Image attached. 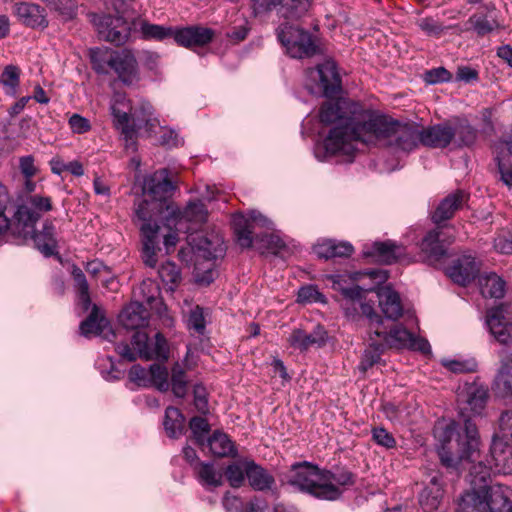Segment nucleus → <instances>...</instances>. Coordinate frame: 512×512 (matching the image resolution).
<instances>
[{
  "label": "nucleus",
  "mask_w": 512,
  "mask_h": 512,
  "mask_svg": "<svg viewBox=\"0 0 512 512\" xmlns=\"http://www.w3.org/2000/svg\"><path fill=\"white\" fill-rule=\"evenodd\" d=\"M175 185L169 178L166 168L160 169L144 180L143 193L152 201H163L172 194Z\"/></svg>",
  "instance_id": "f3484780"
},
{
  "label": "nucleus",
  "mask_w": 512,
  "mask_h": 512,
  "mask_svg": "<svg viewBox=\"0 0 512 512\" xmlns=\"http://www.w3.org/2000/svg\"><path fill=\"white\" fill-rule=\"evenodd\" d=\"M207 216L208 212L204 203L192 201L187 204L183 211L179 212L175 225L180 230L184 228V223H190V226L185 228L186 232L189 233L187 236L188 244L199 257L211 260L222 256L225 252L222 236L214 232L210 234L197 231L192 232L196 230L197 225H201L207 220Z\"/></svg>",
  "instance_id": "423d86ee"
},
{
  "label": "nucleus",
  "mask_w": 512,
  "mask_h": 512,
  "mask_svg": "<svg viewBox=\"0 0 512 512\" xmlns=\"http://www.w3.org/2000/svg\"><path fill=\"white\" fill-rule=\"evenodd\" d=\"M372 438L378 445L387 449L394 448L396 446V440L393 435L382 427L372 429Z\"/></svg>",
  "instance_id": "e2e57ef3"
},
{
  "label": "nucleus",
  "mask_w": 512,
  "mask_h": 512,
  "mask_svg": "<svg viewBox=\"0 0 512 512\" xmlns=\"http://www.w3.org/2000/svg\"><path fill=\"white\" fill-rule=\"evenodd\" d=\"M468 23L479 36H485L499 27L494 17L482 13L473 14L468 19Z\"/></svg>",
  "instance_id": "c03bdc74"
},
{
  "label": "nucleus",
  "mask_w": 512,
  "mask_h": 512,
  "mask_svg": "<svg viewBox=\"0 0 512 512\" xmlns=\"http://www.w3.org/2000/svg\"><path fill=\"white\" fill-rule=\"evenodd\" d=\"M453 143L457 147H471L473 146L478 138V130L473 127L468 120H458L454 126H452Z\"/></svg>",
  "instance_id": "c9c22d12"
},
{
  "label": "nucleus",
  "mask_w": 512,
  "mask_h": 512,
  "mask_svg": "<svg viewBox=\"0 0 512 512\" xmlns=\"http://www.w3.org/2000/svg\"><path fill=\"white\" fill-rule=\"evenodd\" d=\"M360 310L363 316L369 320V332H373L376 327L383 326L382 317L375 311L370 303H360Z\"/></svg>",
  "instance_id": "680f3d73"
},
{
  "label": "nucleus",
  "mask_w": 512,
  "mask_h": 512,
  "mask_svg": "<svg viewBox=\"0 0 512 512\" xmlns=\"http://www.w3.org/2000/svg\"><path fill=\"white\" fill-rule=\"evenodd\" d=\"M446 275L456 284L466 286L476 279L480 266L475 257L463 254L454 259L445 269Z\"/></svg>",
  "instance_id": "2eb2a0df"
},
{
  "label": "nucleus",
  "mask_w": 512,
  "mask_h": 512,
  "mask_svg": "<svg viewBox=\"0 0 512 512\" xmlns=\"http://www.w3.org/2000/svg\"><path fill=\"white\" fill-rule=\"evenodd\" d=\"M196 472L199 480L205 485L219 487L223 483L222 473L217 472L211 463H198Z\"/></svg>",
  "instance_id": "de8ad7c7"
},
{
  "label": "nucleus",
  "mask_w": 512,
  "mask_h": 512,
  "mask_svg": "<svg viewBox=\"0 0 512 512\" xmlns=\"http://www.w3.org/2000/svg\"><path fill=\"white\" fill-rule=\"evenodd\" d=\"M72 278L75 283V287L78 290L79 300L83 310L87 311L91 306V298L89 294V284L83 271L76 265L72 266L71 271Z\"/></svg>",
  "instance_id": "37998d69"
},
{
  "label": "nucleus",
  "mask_w": 512,
  "mask_h": 512,
  "mask_svg": "<svg viewBox=\"0 0 512 512\" xmlns=\"http://www.w3.org/2000/svg\"><path fill=\"white\" fill-rule=\"evenodd\" d=\"M469 194L464 190H456L441 200L432 214V221L440 226L442 222L451 219L455 212L461 209L468 201Z\"/></svg>",
  "instance_id": "393cba45"
},
{
  "label": "nucleus",
  "mask_w": 512,
  "mask_h": 512,
  "mask_svg": "<svg viewBox=\"0 0 512 512\" xmlns=\"http://www.w3.org/2000/svg\"><path fill=\"white\" fill-rule=\"evenodd\" d=\"M288 342L291 347L301 352L307 351L310 347L315 346L310 334L302 329H294L289 335Z\"/></svg>",
  "instance_id": "5fc2aeb1"
},
{
  "label": "nucleus",
  "mask_w": 512,
  "mask_h": 512,
  "mask_svg": "<svg viewBox=\"0 0 512 512\" xmlns=\"http://www.w3.org/2000/svg\"><path fill=\"white\" fill-rule=\"evenodd\" d=\"M353 250V246L349 242H337L332 239L324 240L314 247L316 255L326 260L349 257Z\"/></svg>",
  "instance_id": "473e14b6"
},
{
  "label": "nucleus",
  "mask_w": 512,
  "mask_h": 512,
  "mask_svg": "<svg viewBox=\"0 0 512 512\" xmlns=\"http://www.w3.org/2000/svg\"><path fill=\"white\" fill-rule=\"evenodd\" d=\"M188 327L195 332L202 334L205 330V318L203 309L196 306L190 313L188 318Z\"/></svg>",
  "instance_id": "338daca9"
},
{
  "label": "nucleus",
  "mask_w": 512,
  "mask_h": 512,
  "mask_svg": "<svg viewBox=\"0 0 512 512\" xmlns=\"http://www.w3.org/2000/svg\"><path fill=\"white\" fill-rule=\"evenodd\" d=\"M453 141L452 126L447 123L421 130V144L432 148H446Z\"/></svg>",
  "instance_id": "cd10ccee"
},
{
  "label": "nucleus",
  "mask_w": 512,
  "mask_h": 512,
  "mask_svg": "<svg viewBox=\"0 0 512 512\" xmlns=\"http://www.w3.org/2000/svg\"><path fill=\"white\" fill-rule=\"evenodd\" d=\"M93 23L102 39L117 46L125 44L135 35L133 19L127 21L121 16L93 15Z\"/></svg>",
  "instance_id": "ddd939ff"
},
{
  "label": "nucleus",
  "mask_w": 512,
  "mask_h": 512,
  "mask_svg": "<svg viewBox=\"0 0 512 512\" xmlns=\"http://www.w3.org/2000/svg\"><path fill=\"white\" fill-rule=\"evenodd\" d=\"M13 12L18 21L26 27L41 30L48 27L46 10L38 4L18 2L14 5Z\"/></svg>",
  "instance_id": "412c9836"
},
{
  "label": "nucleus",
  "mask_w": 512,
  "mask_h": 512,
  "mask_svg": "<svg viewBox=\"0 0 512 512\" xmlns=\"http://www.w3.org/2000/svg\"><path fill=\"white\" fill-rule=\"evenodd\" d=\"M489 465L496 473H512V409L499 417V429L492 438Z\"/></svg>",
  "instance_id": "6e6552de"
},
{
  "label": "nucleus",
  "mask_w": 512,
  "mask_h": 512,
  "mask_svg": "<svg viewBox=\"0 0 512 512\" xmlns=\"http://www.w3.org/2000/svg\"><path fill=\"white\" fill-rule=\"evenodd\" d=\"M160 291L158 285L150 279L144 280L141 284L133 291V295L136 298L135 301H139L144 305H152L158 300Z\"/></svg>",
  "instance_id": "a18cd8bd"
},
{
  "label": "nucleus",
  "mask_w": 512,
  "mask_h": 512,
  "mask_svg": "<svg viewBox=\"0 0 512 512\" xmlns=\"http://www.w3.org/2000/svg\"><path fill=\"white\" fill-rule=\"evenodd\" d=\"M339 277L340 276H333V278ZM333 283L339 286V290L341 291L342 295L346 298V302L345 304H343L346 315H353V313L356 311V307H354L355 301L360 300L362 298L363 289L358 285H354L351 287H342L339 281L335 279H333Z\"/></svg>",
  "instance_id": "49530a36"
},
{
  "label": "nucleus",
  "mask_w": 512,
  "mask_h": 512,
  "mask_svg": "<svg viewBox=\"0 0 512 512\" xmlns=\"http://www.w3.org/2000/svg\"><path fill=\"white\" fill-rule=\"evenodd\" d=\"M4 187L0 184V235L10 230L24 238L31 237L38 250L46 257L57 253V240L55 238V226L51 221L43 223L42 230L37 232L36 223L45 212L52 210L50 197L34 195L23 199L16 207L13 218L6 215V204L2 199Z\"/></svg>",
  "instance_id": "f03ea898"
},
{
  "label": "nucleus",
  "mask_w": 512,
  "mask_h": 512,
  "mask_svg": "<svg viewBox=\"0 0 512 512\" xmlns=\"http://www.w3.org/2000/svg\"><path fill=\"white\" fill-rule=\"evenodd\" d=\"M482 492L487 499V512H505L512 504L510 501L511 489L502 484H488V480L482 483Z\"/></svg>",
  "instance_id": "a878e982"
},
{
  "label": "nucleus",
  "mask_w": 512,
  "mask_h": 512,
  "mask_svg": "<svg viewBox=\"0 0 512 512\" xmlns=\"http://www.w3.org/2000/svg\"><path fill=\"white\" fill-rule=\"evenodd\" d=\"M214 38V31L202 26H188L174 30L173 39L179 46L193 49L210 43Z\"/></svg>",
  "instance_id": "4be33fe9"
},
{
  "label": "nucleus",
  "mask_w": 512,
  "mask_h": 512,
  "mask_svg": "<svg viewBox=\"0 0 512 512\" xmlns=\"http://www.w3.org/2000/svg\"><path fill=\"white\" fill-rule=\"evenodd\" d=\"M164 428L171 438H178L185 430V417L178 408L168 407L165 411Z\"/></svg>",
  "instance_id": "58836bf2"
},
{
  "label": "nucleus",
  "mask_w": 512,
  "mask_h": 512,
  "mask_svg": "<svg viewBox=\"0 0 512 512\" xmlns=\"http://www.w3.org/2000/svg\"><path fill=\"white\" fill-rule=\"evenodd\" d=\"M453 241L452 236L446 235L443 228L437 226L424 236L420 243V250L429 264L436 265L446 256L447 247Z\"/></svg>",
  "instance_id": "4468645a"
},
{
  "label": "nucleus",
  "mask_w": 512,
  "mask_h": 512,
  "mask_svg": "<svg viewBox=\"0 0 512 512\" xmlns=\"http://www.w3.org/2000/svg\"><path fill=\"white\" fill-rule=\"evenodd\" d=\"M211 453L218 457H228L235 454V447L229 437L222 432L215 431L206 440Z\"/></svg>",
  "instance_id": "e433bc0d"
},
{
  "label": "nucleus",
  "mask_w": 512,
  "mask_h": 512,
  "mask_svg": "<svg viewBox=\"0 0 512 512\" xmlns=\"http://www.w3.org/2000/svg\"><path fill=\"white\" fill-rule=\"evenodd\" d=\"M148 318V310L139 301L131 302L121 311L119 315L121 325L128 330H137L131 339L133 348L125 342L116 345L115 350L122 359L133 362L137 358L161 361L169 358L168 342L162 333L157 332L151 340L145 331L138 330L147 325Z\"/></svg>",
  "instance_id": "7ed1b4c3"
},
{
  "label": "nucleus",
  "mask_w": 512,
  "mask_h": 512,
  "mask_svg": "<svg viewBox=\"0 0 512 512\" xmlns=\"http://www.w3.org/2000/svg\"><path fill=\"white\" fill-rule=\"evenodd\" d=\"M443 366L453 373H469L476 370L477 364L474 360H444Z\"/></svg>",
  "instance_id": "052dcab7"
},
{
  "label": "nucleus",
  "mask_w": 512,
  "mask_h": 512,
  "mask_svg": "<svg viewBox=\"0 0 512 512\" xmlns=\"http://www.w3.org/2000/svg\"><path fill=\"white\" fill-rule=\"evenodd\" d=\"M49 6L59 12L66 20L73 19L77 14V5L73 0H54Z\"/></svg>",
  "instance_id": "bf43d9fd"
},
{
  "label": "nucleus",
  "mask_w": 512,
  "mask_h": 512,
  "mask_svg": "<svg viewBox=\"0 0 512 512\" xmlns=\"http://www.w3.org/2000/svg\"><path fill=\"white\" fill-rule=\"evenodd\" d=\"M80 332L85 337L95 335L108 341H112L116 337L109 320L104 316L96 304L91 305L90 314L81 322Z\"/></svg>",
  "instance_id": "6ab92c4d"
},
{
  "label": "nucleus",
  "mask_w": 512,
  "mask_h": 512,
  "mask_svg": "<svg viewBox=\"0 0 512 512\" xmlns=\"http://www.w3.org/2000/svg\"><path fill=\"white\" fill-rule=\"evenodd\" d=\"M134 34L144 40L163 41L167 38H173L174 29L158 24H151L142 17L133 19Z\"/></svg>",
  "instance_id": "c85d7f7f"
},
{
  "label": "nucleus",
  "mask_w": 512,
  "mask_h": 512,
  "mask_svg": "<svg viewBox=\"0 0 512 512\" xmlns=\"http://www.w3.org/2000/svg\"><path fill=\"white\" fill-rule=\"evenodd\" d=\"M479 283L483 297L500 299L505 294V281L495 273L481 277Z\"/></svg>",
  "instance_id": "4c0bfd02"
},
{
  "label": "nucleus",
  "mask_w": 512,
  "mask_h": 512,
  "mask_svg": "<svg viewBox=\"0 0 512 512\" xmlns=\"http://www.w3.org/2000/svg\"><path fill=\"white\" fill-rule=\"evenodd\" d=\"M257 222H262L264 225L267 219L255 211L251 212L248 218L240 214L233 217V228L237 243L242 248H249L254 241H259L272 253L280 252L285 247V243L279 236L272 233L254 236V228Z\"/></svg>",
  "instance_id": "1a4fd4ad"
},
{
  "label": "nucleus",
  "mask_w": 512,
  "mask_h": 512,
  "mask_svg": "<svg viewBox=\"0 0 512 512\" xmlns=\"http://www.w3.org/2000/svg\"><path fill=\"white\" fill-rule=\"evenodd\" d=\"M435 436L441 443L439 458L447 468H457L462 461L474 462L479 457L480 439L471 419H465L463 427L455 422L437 427Z\"/></svg>",
  "instance_id": "20e7f679"
},
{
  "label": "nucleus",
  "mask_w": 512,
  "mask_h": 512,
  "mask_svg": "<svg viewBox=\"0 0 512 512\" xmlns=\"http://www.w3.org/2000/svg\"><path fill=\"white\" fill-rule=\"evenodd\" d=\"M69 125L72 131L78 134L86 133L91 129L90 121L79 114H73L69 118Z\"/></svg>",
  "instance_id": "774afa93"
},
{
  "label": "nucleus",
  "mask_w": 512,
  "mask_h": 512,
  "mask_svg": "<svg viewBox=\"0 0 512 512\" xmlns=\"http://www.w3.org/2000/svg\"><path fill=\"white\" fill-rule=\"evenodd\" d=\"M465 397V402L471 412L474 414H480L486 406L488 390L485 387L478 386L476 384L469 385L466 388Z\"/></svg>",
  "instance_id": "ea45409f"
},
{
  "label": "nucleus",
  "mask_w": 512,
  "mask_h": 512,
  "mask_svg": "<svg viewBox=\"0 0 512 512\" xmlns=\"http://www.w3.org/2000/svg\"><path fill=\"white\" fill-rule=\"evenodd\" d=\"M286 481L301 492H305L320 499V492L324 487L323 470L308 462L294 464L286 474Z\"/></svg>",
  "instance_id": "f8f14e48"
},
{
  "label": "nucleus",
  "mask_w": 512,
  "mask_h": 512,
  "mask_svg": "<svg viewBox=\"0 0 512 512\" xmlns=\"http://www.w3.org/2000/svg\"><path fill=\"white\" fill-rule=\"evenodd\" d=\"M443 490L436 476L432 477L430 484L419 495V504L423 510L432 512L436 510L442 500Z\"/></svg>",
  "instance_id": "f704fd0d"
},
{
  "label": "nucleus",
  "mask_w": 512,
  "mask_h": 512,
  "mask_svg": "<svg viewBox=\"0 0 512 512\" xmlns=\"http://www.w3.org/2000/svg\"><path fill=\"white\" fill-rule=\"evenodd\" d=\"M362 143L382 144L409 152L421 144V130L414 123H401L373 112Z\"/></svg>",
  "instance_id": "39448f33"
},
{
  "label": "nucleus",
  "mask_w": 512,
  "mask_h": 512,
  "mask_svg": "<svg viewBox=\"0 0 512 512\" xmlns=\"http://www.w3.org/2000/svg\"><path fill=\"white\" fill-rule=\"evenodd\" d=\"M486 324L499 343L512 344V322L506 320L503 306H496L487 311Z\"/></svg>",
  "instance_id": "5701e85b"
},
{
  "label": "nucleus",
  "mask_w": 512,
  "mask_h": 512,
  "mask_svg": "<svg viewBox=\"0 0 512 512\" xmlns=\"http://www.w3.org/2000/svg\"><path fill=\"white\" fill-rule=\"evenodd\" d=\"M451 78L452 74L444 67L430 69L424 73V80L429 84L448 82Z\"/></svg>",
  "instance_id": "0e129e2a"
},
{
  "label": "nucleus",
  "mask_w": 512,
  "mask_h": 512,
  "mask_svg": "<svg viewBox=\"0 0 512 512\" xmlns=\"http://www.w3.org/2000/svg\"><path fill=\"white\" fill-rule=\"evenodd\" d=\"M246 461L241 460L228 465L224 475L233 488H239L243 485L246 477Z\"/></svg>",
  "instance_id": "09e8293b"
},
{
  "label": "nucleus",
  "mask_w": 512,
  "mask_h": 512,
  "mask_svg": "<svg viewBox=\"0 0 512 512\" xmlns=\"http://www.w3.org/2000/svg\"><path fill=\"white\" fill-rule=\"evenodd\" d=\"M131 117L136 131L145 128L149 135L159 125L158 119L154 117L153 107L147 101H140L131 107Z\"/></svg>",
  "instance_id": "c756f323"
},
{
  "label": "nucleus",
  "mask_w": 512,
  "mask_h": 512,
  "mask_svg": "<svg viewBox=\"0 0 512 512\" xmlns=\"http://www.w3.org/2000/svg\"><path fill=\"white\" fill-rule=\"evenodd\" d=\"M311 76L319 79V88L328 98L336 96L341 89V79L333 60H326L317 65L316 69L311 71Z\"/></svg>",
  "instance_id": "aec40b11"
},
{
  "label": "nucleus",
  "mask_w": 512,
  "mask_h": 512,
  "mask_svg": "<svg viewBox=\"0 0 512 512\" xmlns=\"http://www.w3.org/2000/svg\"><path fill=\"white\" fill-rule=\"evenodd\" d=\"M374 331L375 335L380 338L386 349H401L407 347L411 342L413 335L406 328L400 325H396L394 328H391L389 332L382 327H376Z\"/></svg>",
  "instance_id": "7c9ffc66"
},
{
  "label": "nucleus",
  "mask_w": 512,
  "mask_h": 512,
  "mask_svg": "<svg viewBox=\"0 0 512 512\" xmlns=\"http://www.w3.org/2000/svg\"><path fill=\"white\" fill-rule=\"evenodd\" d=\"M110 69L114 70L125 85H132L139 80L137 59L129 50L115 51L113 59L110 60Z\"/></svg>",
  "instance_id": "a211bd4d"
},
{
  "label": "nucleus",
  "mask_w": 512,
  "mask_h": 512,
  "mask_svg": "<svg viewBox=\"0 0 512 512\" xmlns=\"http://www.w3.org/2000/svg\"><path fill=\"white\" fill-rule=\"evenodd\" d=\"M150 385H154L159 391H167L169 389L168 371L157 363L150 365L149 369Z\"/></svg>",
  "instance_id": "603ef678"
},
{
  "label": "nucleus",
  "mask_w": 512,
  "mask_h": 512,
  "mask_svg": "<svg viewBox=\"0 0 512 512\" xmlns=\"http://www.w3.org/2000/svg\"><path fill=\"white\" fill-rule=\"evenodd\" d=\"M471 490L463 493L457 501L456 512H487V499L483 496L482 483L490 479L492 465L481 461L470 467Z\"/></svg>",
  "instance_id": "9d476101"
},
{
  "label": "nucleus",
  "mask_w": 512,
  "mask_h": 512,
  "mask_svg": "<svg viewBox=\"0 0 512 512\" xmlns=\"http://www.w3.org/2000/svg\"><path fill=\"white\" fill-rule=\"evenodd\" d=\"M171 207L167 202L152 201L148 198L135 203V221L140 222L142 236V260L148 267L154 268L157 264V252L159 248L158 218L164 209Z\"/></svg>",
  "instance_id": "0eeeda50"
},
{
  "label": "nucleus",
  "mask_w": 512,
  "mask_h": 512,
  "mask_svg": "<svg viewBox=\"0 0 512 512\" xmlns=\"http://www.w3.org/2000/svg\"><path fill=\"white\" fill-rule=\"evenodd\" d=\"M324 487L320 492V499L322 500H337L341 497L343 490L341 487L352 486L355 483V475L345 469L331 472L323 470Z\"/></svg>",
  "instance_id": "dca6fc26"
},
{
  "label": "nucleus",
  "mask_w": 512,
  "mask_h": 512,
  "mask_svg": "<svg viewBox=\"0 0 512 512\" xmlns=\"http://www.w3.org/2000/svg\"><path fill=\"white\" fill-rule=\"evenodd\" d=\"M0 81L7 89V94L15 96L20 82V69L15 65H8L4 68Z\"/></svg>",
  "instance_id": "3c124183"
},
{
  "label": "nucleus",
  "mask_w": 512,
  "mask_h": 512,
  "mask_svg": "<svg viewBox=\"0 0 512 512\" xmlns=\"http://www.w3.org/2000/svg\"><path fill=\"white\" fill-rule=\"evenodd\" d=\"M129 379L138 386H150L149 371L139 364L133 365L129 370Z\"/></svg>",
  "instance_id": "69168bd1"
},
{
  "label": "nucleus",
  "mask_w": 512,
  "mask_h": 512,
  "mask_svg": "<svg viewBox=\"0 0 512 512\" xmlns=\"http://www.w3.org/2000/svg\"><path fill=\"white\" fill-rule=\"evenodd\" d=\"M189 427L196 444L200 447H204L207 435L210 432V425L208 421L203 417L195 416L191 418Z\"/></svg>",
  "instance_id": "8fccbe9b"
},
{
  "label": "nucleus",
  "mask_w": 512,
  "mask_h": 512,
  "mask_svg": "<svg viewBox=\"0 0 512 512\" xmlns=\"http://www.w3.org/2000/svg\"><path fill=\"white\" fill-rule=\"evenodd\" d=\"M367 348L364 350L359 368L361 371H367L369 368L378 363L381 359V355L386 350V347L378 336L375 335V331L369 332L367 339Z\"/></svg>",
  "instance_id": "72a5a7b5"
},
{
  "label": "nucleus",
  "mask_w": 512,
  "mask_h": 512,
  "mask_svg": "<svg viewBox=\"0 0 512 512\" xmlns=\"http://www.w3.org/2000/svg\"><path fill=\"white\" fill-rule=\"evenodd\" d=\"M494 391L500 397H507L512 394V375L506 370H499L494 381Z\"/></svg>",
  "instance_id": "4d7b16f0"
},
{
  "label": "nucleus",
  "mask_w": 512,
  "mask_h": 512,
  "mask_svg": "<svg viewBox=\"0 0 512 512\" xmlns=\"http://www.w3.org/2000/svg\"><path fill=\"white\" fill-rule=\"evenodd\" d=\"M114 52L107 48L97 47L90 49L89 55L93 70L98 74H108L110 60L113 59Z\"/></svg>",
  "instance_id": "a19ab883"
},
{
  "label": "nucleus",
  "mask_w": 512,
  "mask_h": 512,
  "mask_svg": "<svg viewBox=\"0 0 512 512\" xmlns=\"http://www.w3.org/2000/svg\"><path fill=\"white\" fill-rule=\"evenodd\" d=\"M112 114L117 121V125L121 128L122 134L126 140V146L133 145L135 143L136 127L131 117V112H122L115 106H112Z\"/></svg>",
  "instance_id": "79ce46f5"
},
{
  "label": "nucleus",
  "mask_w": 512,
  "mask_h": 512,
  "mask_svg": "<svg viewBox=\"0 0 512 512\" xmlns=\"http://www.w3.org/2000/svg\"><path fill=\"white\" fill-rule=\"evenodd\" d=\"M172 391L176 397L183 398L187 392L185 371L179 363L172 367L171 375Z\"/></svg>",
  "instance_id": "864d4df0"
},
{
  "label": "nucleus",
  "mask_w": 512,
  "mask_h": 512,
  "mask_svg": "<svg viewBox=\"0 0 512 512\" xmlns=\"http://www.w3.org/2000/svg\"><path fill=\"white\" fill-rule=\"evenodd\" d=\"M376 293L385 317L393 321L398 320L403 314L400 295L389 285L378 288Z\"/></svg>",
  "instance_id": "bb28decb"
},
{
  "label": "nucleus",
  "mask_w": 512,
  "mask_h": 512,
  "mask_svg": "<svg viewBox=\"0 0 512 512\" xmlns=\"http://www.w3.org/2000/svg\"><path fill=\"white\" fill-rule=\"evenodd\" d=\"M363 255L383 264H391L404 255V248L391 240L376 241L364 246Z\"/></svg>",
  "instance_id": "b1692460"
},
{
  "label": "nucleus",
  "mask_w": 512,
  "mask_h": 512,
  "mask_svg": "<svg viewBox=\"0 0 512 512\" xmlns=\"http://www.w3.org/2000/svg\"><path fill=\"white\" fill-rule=\"evenodd\" d=\"M277 37L286 49V53L292 58L312 57L319 50V47L308 31L288 22L278 27Z\"/></svg>",
  "instance_id": "9b49d317"
},
{
  "label": "nucleus",
  "mask_w": 512,
  "mask_h": 512,
  "mask_svg": "<svg viewBox=\"0 0 512 512\" xmlns=\"http://www.w3.org/2000/svg\"><path fill=\"white\" fill-rule=\"evenodd\" d=\"M297 301L300 303H325L326 299L316 286L307 285L299 289Z\"/></svg>",
  "instance_id": "13d9d810"
},
{
  "label": "nucleus",
  "mask_w": 512,
  "mask_h": 512,
  "mask_svg": "<svg viewBox=\"0 0 512 512\" xmlns=\"http://www.w3.org/2000/svg\"><path fill=\"white\" fill-rule=\"evenodd\" d=\"M373 111L347 98L326 101L320 109V120L324 124H335L324 140L328 153H350L353 142H361Z\"/></svg>",
  "instance_id": "f257e3e1"
},
{
  "label": "nucleus",
  "mask_w": 512,
  "mask_h": 512,
  "mask_svg": "<svg viewBox=\"0 0 512 512\" xmlns=\"http://www.w3.org/2000/svg\"><path fill=\"white\" fill-rule=\"evenodd\" d=\"M246 477L249 485L256 491L270 490L275 484L274 477L253 460L246 461Z\"/></svg>",
  "instance_id": "2f4dec72"
},
{
  "label": "nucleus",
  "mask_w": 512,
  "mask_h": 512,
  "mask_svg": "<svg viewBox=\"0 0 512 512\" xmlns=\"http://www.w3.org/2000/svg\"><path fill=\"white\" fill-rule=\"evenodd\" d=\"M158 274L165 284L177 285L181 281L180 269L175 263L170 261L161 265Z\"/></svg>",
  "instance_id": "6e6d98bb"
}]
</instances>
